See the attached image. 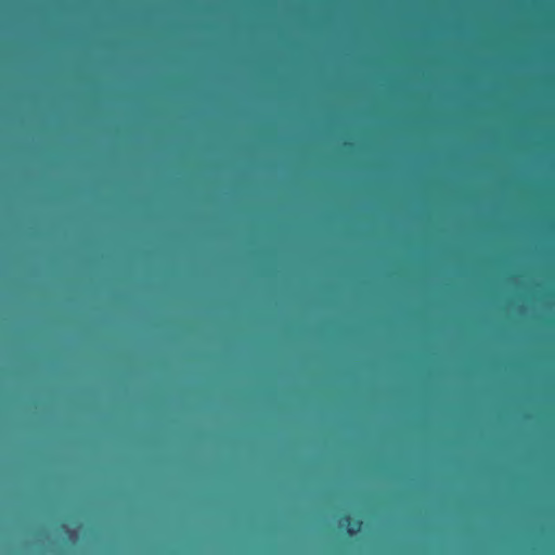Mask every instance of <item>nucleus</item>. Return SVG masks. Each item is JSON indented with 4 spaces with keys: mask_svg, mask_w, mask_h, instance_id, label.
I'll return each mask as SVG.
<instances>
[{
    "mask_svg": "<svg viewBox=\"0 0 555 555\" xmlns=\"http://www.w3.org/2000/svg\"><path fill=\"white\" fill-rule=\"evenodd\" d=\"M348 526L347 533L352 537L357 534L362 527V520L361 519H352L349 515H344L339 519V527Z\"/></svg>",
    "mask_w": 555,
    "mask_h": 555,
    "instance_id": "nucleus-1",
    "label": "nucleus"
}]
</instances>
